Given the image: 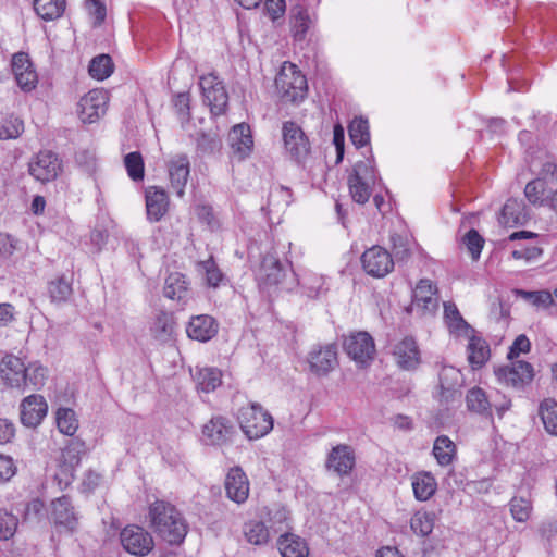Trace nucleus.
Returning <instances> with one entry per match:
<instances>
[{"label":"nucleus","mask_w":557,"mask_h":557,"mask_svg":"<svg viewBox=\"0 0 557 557\" xmlns=\"http://www.w3.org/2000/svg\"><path fill=\"white\" fill-rule=\"evenodd\" d=\"M0 377L5 385L22 393L39 391L46 384L48 370L38 362L25 366L21 358L8 355L0 362Z\"/></svg>","instance_id":"nucleus-1"},{"label":"nucleus","mask_w":557,"mask_h":557,"mask_svg":"<svg viewBox=\"0 0 557 557\" xmlns=\"http://www.w3.org/2000/svg\"><path fill=\"white\" fill-rule=\"evenodd\" d=\"M149 517L156 534L170 545H180L187 534V523L171 504L157 500L150 505Z\"/></svg>","instance_id":"nucleus-2"},{"label":"nucleus","mask_w":557,"mask_h":557,"mask_svg":"<svg viewBox=\"0 0 557 557\" xmlns=\"http://www.w3.org/2000/svg\"><path fill=\"white\" fill-rule=\"evenodd\" d=\"M275 87L284 101L299 103L308 95V82L298 66L289 61L283 62L275 77Z\"/></svg>","instance_id":"nucleus-3"},{"label":"nucleus","mask_w":557,"mask_h":557,"mask_svg":"<svg viewBox=\"0 0 557 557\" xmlns=\"http://www.w3.org/2000/svg\"><path fill=\"white\" fill-rule=\"evenodd\" d=\"M238 423L249 440L261 438L273 429L272 416L258 403H251L239 409Z\"/></svg>","instance_id":"nucleus-4"},{"label":"nucleus","mask_w":557,"mask_h":557,"mask_svg":"<svg viewBox=\"0 0 557 557\" xmlns=\"http://www.w3.org/2000/svg\"><path fill=\"white\" fill-rule=\"evenodd\" d=\"M466 404L469 411L485 418H492V408H495L499 418L509 410L511 400L499 393L487 396L481 387H473L466 395Z\"/></svg>","instance_id":"nucleus-5"},{"label":"nucleus","mask_w":557,"mask_h":557,"mask_svg":"<svg viewBox=\"0 0 557 557\" xmlns=\"http://www.w3.org/2000/svg\"><path fill=\"white\" fill-rule=\"evenodd\" d=\"M376 181L375 169L370 160L359 161L355 164L348 176L349 193L357 203H366Z\"/></svg>","instance_id":"nucleus-6"},{"label":"nucleus","mask_w":557,"mask_h":557,"mask_svg":"<svg viewBox=\"0 0 557 557\" xmlns=\"http://www.w3.org/2000/svg\"><path fill=\"white\" fill-rule=\"evenodd\" d=\"M203 101L209 106L212 115L224 114L228 107V94L222 81L214 74L202 76L199 82Z\"/></svg>","instance_id":"nucleus-7"},{"label":"nucleus","mask_w":557,"mask_h":557,"mask_svg":"<svg viewBox=\"0 0 557 557\" xmlns=\"http://www.w3.org/2000/svg\"><path fill=\"white\" fill-rule=\"evenodd\" d=\"M286 269L283 267L277 256L272 252H268L263 256L258 272V281L262 287H281L288 290L293 289L294 281L289 284H286Z\"/></svg>","instance_id":"nucleus-8"},{"label":"nucleus","mask_w":557,"mask_h":557,"mask_svg":"<svg viewBox=\"0 0 557 557\" xmlns=\"http://www.w3.org/2000/svg\"><path fill=\"white\" fill-rule=\"evenodd\" d=\"M109 94L103 88H95L83 96L78 102V116L86 124L97 122L107 112Z\"/></svg>","instance_id":"nucleus-9"},{"label":"nucleus","mask_w":557,"mask_h":557,"mask_svg":"<svg viewBox=\"0 0 557 557\" xmlns=\"http://www.w3.org/2000/svg\"><path fill=\"white\" fill-rule=\"evenodd\" d=\"M344 350L358 364L367 366L375 355V345L367 332L352 333L344 339Z\"/></svg>","instance_id":"nucleus-10"},{"label":"nucleus","mask_w":557,"mask_h":557,"mask_svg":"<svg viewBox=\"0 0 557 557\" xmlns=\"http://www.w3.org/2000/svg\"><path fill=\"white\" fill-rule=\"evenodd\" d=\"M362 268L373 277H384L394 269L392 255L381 246H372L361 256Z\"/></svg>","instance_id":"nucleus-11"},{"label":"nucleus","mask_w":557,"mask_h":557,"mask_svg":"<svg viewBox=\"0 0 557 557\" xmlns=\"http://www.w3.org/2000/svg\"><path fill=\"white\" fill-rule=\"evenodd\" d=\"M121 544L132 555L146 556L153 546V539L145 529L138 525H127L120 534Z\"/></svg>","instance_id":"nucleus-12"},{"label":"nucleus","mask_w":557,"mask_h":557,"mask_svg":"<svg viewBox=\"0 0 557 557\" xmlns=\"http://www.w3.org/2000/svg\"><path fill=\"white\" fill-rule=\"evenodd\" d=\"M495 374L502 383L520 389L532 382L534 370L531 363L517 360L512 361L510 366L498 368Z\"/></svg>","instance_id":"nucleus-13"},{"label":"nucleus","mask_w":557,"mask_h":557,"mask_svg":"<svg viewBox=\"0 0 557 557\" xmlns=\"http://www.w3.org/2000/svg\"><path fill=\"white\" fill-rule=\"evenodd\" d=\"M436 286L428 278H421L412 292L410 311L420 315L433 314L438 308Z\"/></svg>","instance_id":"nucleus-14"},{"label":"nucleus","mask_w":557,"mask_h":557,"mask_svg":"<svg viewBox=\"0 0 557 557\" xmlns=\"http://www.w3.org/2000/svg\"><path fill=\"white\" fill-rule=\"evenodd\" d=\"M308 362L314 374L327 375L338 366L337 346L335 344L314 346L309 352Z\"/></svg>","instance_id":"nucleus-15"},{"label":"nucleus","mask_w":557,"mask_h":557,"mask_svg":"<svg viewBox=\"0 0 557 557\" xmlns=\"http://www.w3.org/2000/svg\"><path fill=\"white\" fill-rule=\"evenodd\" d=\"M202 435L208 444L225 445L233 441L236 428L230 419L215 416L203 425Z\"/></svg>","instance_id":"nucleus-16"},{"label":"nucleus","mask_w":557,"mask_h":557,"mask_svg":"<svg viewBox=\"0 0 557 557\" xmlns=\"http://www.w3.org/2000/svg\"><path fill=\"white\" fill-rule=\"evenodd\" d=\"M61 170V160L50 150L40 151L36 160L29 164V173L42 183L55 180Z\"/></svg>","instance_id":"nucleus-17"},{"label":"nucleus","mask_w":557,"mask_h":557,"mask_svg":"<svg viewBox=\"0 0 557 557\" xmlns=\"http://www.w3.org/2000/svg\"><path fill=\"white\" fill-rule=\"evenodd\" d=\"M356 465L355 450L351 446L346 444H338L334 446L327 454L325 468L338 476H346L350 474Z\"/></svg>","instance_id":"nucleus-18"},{"label":"nucleus","mask_w":557,"mask_h":557,"mask_svg":"<svg viewBox=\"0 0 557 557\" xmlns=\"http://www.w3.org/2000/svg\"><path fill=\"white\" fill-rule=\"evenodd\" d=\"M224 487L226 496L236 504H244L249 496V480L244 470L238 466L227 471Z\"/></svg>","instance_id":"nucleus-19"},{"label":"nucleus","mask_w":557,"mask_h":557,"mask_svg":"<svg viewBox=\"0 0 557 557\" xmlns=\"http://www.w3.org/2000/svg\"><path fill=\"white\" fill-rule=\"evenodd\" d=\"M543 177L529 182L524 188V195L528 201L534 206H545L549 203L550 197L546 194V180L550 175L557 176V164L547 162L543 165Z\"/></svg>","instance_id":"nucleus-20"},{"label":"nucleus","mask_w":557,"mask_h":557,"mask_svg":"<svg viewBox=\"0 0 557 557\" xmlns=\"http://www.w3.org/2000/svg\"><path fill=\"white\" fill-rule=\"evenodd\" d=\"M21 421L27 428H36L46 417L48 405L41 395L33 394L21 403Z\"/></svg>","instance_id":"nucleus-21"},{"label":"nucleus","mask_w":557,"mask_h":557,"mask_svg":"<svg viewBox=\"0 0 557 557\" xmlns=\"http://www.w3.org/2000/svg\"><path fill=\"white\" fill-rule=\"evenodd\" d=\"M51 517L57 525L73 532L78 524V516L69 496L63 495L51 503Z\"/></svg>","instance_id":"nucleus-22"},{"label":"nucleus","mask_w":557,"mask_h":557,"mask_svg":"<svg viewBox=\"0 0 557 557\" xmlns=\"http://www.w3.org/2000/svg\"><path fill=\"white\" fill-rule=\"evenodd\" d=\"M392 354L397 366L404 370L416 369L420 363V351L412 337H405L396 343Z\"/></svg>","instance_id":"nucleus-23"},{"label":"nucleus","mask_w":557,"mask_h":557,"mask_svg":"<svg viewBox=\"0 0 557 557\" xmlns=\"http://www.w3.org/2000/svg\"><path fill=\"white\" fill-rule=\"evenodd\" d=\"M219 324L214 318L208 314L197 315L190 319L187 334L199 342H208L218 333Z\"/></svg>","instance_id":"nucleus-24"},{"label":"nucleus","mask_w":557,"mask_h":557,"mask_svg":"<svg viewBox=\"0 0 557 557\" xmlns=\"http://www.w3.org/2000/svg\"><path fill=\"white\" fill-rule=\"evenodd\" d=\"M169 199L166 193L156 186L146 191V210L150 221L158 222L166 213Z\"/></svg>","instance_id":"nucleus-25"},{"label":"nucleus","mask_w":557,"mask_h":557,"mask_svg":"<svg viewBox=\"0 0 557 557\" xmlns=\"http://www.w3.org/2000/svg\"><path fill=\"white\" fill-rule=\"evenodd\" d=\"M168 168L171 185L175 189L177 196L182 197L189 176L188 158L184 154L176 156L170 160Z\"/></svg>","instance_id":"nucleus-26"},{"label":"nucleus","mask_w":557,"mask_h":557,"mask_svg":"<svg viewBox=\"0 0 557 557\" xmlns=\"http://www.w3.org/2000/svg\"><path fill=\"white\" fill-rule=\"evenodd\" d=\"M276 546L282 557H308L309 555L306 541L290 532L281 534L277 539Z\"/></svg>","instance_id":"nucleus-27"},{"label":"nucleus","mask_w":557,"mask_h":557,"mask_svg":"<svg viewBox=\"0 0 557 557\" xmlns=\"http://www.w3.org/2000/svg\"><path fill=\"white\" fill-rule=\"evenodd\" d=\"M289 25L294 41H304L311 25V18L305 5L296 4L292 7Z\"/></svg>","instance_id":"nucleus-28"},{"label":"nucleus","mask_w":557,"mask_h":557,"mask_svg":"<svg viewBox=\"0 0 557 557\" xmlns=\"http://www.w3.org/2000/svg\"><path fill=\"white\" fill-rule=\"evenodd\" d=\"M467 337L469 339L467 346L468 361L473 369H479L484 366L490 358V346L485 339L476 335L475 330Z\"/></svg>","instance_id":"nucleus-29"},{"label":"nucleus","mask_w":557,"mask_h":557,"mask_svg":"<svg viewBox=\"0 0 557 557\" xmlns=\"http://www.w3.org/2000/svg\"><path fill=\"white\" fill-rule=\"evenodd\" d=\"M528 221V212L522 201L508 199L503 207L499 222L506 226L522 225Z\"/></svg>","instance_id":"nucleus-30"},{"label":"nucleus","mask_w":557,"mask_h":557,"mask_svg":"<svg viewBox=\"0 0 557 557\" xmlns=\"http://www.w3.org/2000/svg\"><path fill=\"white\" fill-rule=\"evenodd\" d=\"M444 319L449 331L456 335L468 336L473 333L474 329L461 317L454 302H444Z\"/></svg>","instance_id":"nucleus-31"},{"label":"nucleus","mask_w":557,"mask_h":557,"mask_svg":"<svg viewBox=\"0 0 557 557\" xmlns=\"http://www.w3.org/2000/svg\"><path fill=\"white\" fill-rule=\"evenodd\" d=\"M47 293L50 301L54 305L67 302L73 295L72 281L65 275L57 276L47 284Z\"/></svg>","instance_id":"nucleus-32"},{"label":"nucleus","mask_w":557,"mask_h":557,"mask_svg":"<svg viewBox=\"0 0 557 557\" xmlns=\"http://www.w3.org/2000/svg\"><path fill=\"white\" fill-rule=\"evenodd\" d=\"M432 453L440 466L447 467L456 458L457 447L447 435H440L434 441Z\"/></svg>","instance_id":"nucleus-33"},{"label":"nucleus","mask_w":557,"mask_h":557,"mask_svg":"<svg viewBox=\"0 0 557 557\" xmlns=\"http://www.w3.org/2000/svg\"><path fill=\"white\" fill-rule=\"evenodd\" d=\"M412 488L416 498L425 502L436 492L437 483L430 472H420L412 478Z\"/></svg>","instance_id":"nucleus-34"},{"label":"nucleus","mask_w":557,"mask_h":557,"mask_svg":"<svg viewBox=\"0 0 557 557\" xmlns=\"http://www.w3.org/2000/svg\"><path fill=\"white\" fill-rule=\"evenodd\" d=\"M33 7L40 18L53 21L63 15L66 0H34Z\"/></svg>","instance_id":"nucleus-35"},{"label":"nucleus","mask_w":557,"mask_h":557,"mask_svg":"<svg viewBox=\"0 0 557 557\" xmlns=\"http://www.w3.org/2000/svg\"><path fill=\"white\" fill-rule=\"evenodd\" d=\"M195 381L199 389L210 393L222 384V372L212 367L200 368L195 373Z\"/></svg>","instance_id":"nucleus-36"},{"label":"nucleus","mask_w":557,"mask_h":557,"mask_svg":"<svg viewBox=\"0 0 557 557\" xmlns=\"http://www.w3.org/2000/svg\"><path fill=\"white\" fill-rule=\"evenodd\" d=\"M188 292L187 282L182 273H170L165 278L163 293L164 296L172 300H182Z\"/></svg>","instance_id":"nucleus-37"},{"label":"nucleus","mask_w":557,"mask_h":557,"mask_svg":"<svg viewBox=\"0 0 557 557\" xmlns=\"http://www.w3.org/2000/svg\"><path fill=\"white\" fill-rule=\"evenodd\" d=\"M114 72L112 58L107 53L94 57L88 65V73L92 78L104 81Z\"/></svg>","instance_id":"nucleus-38"},{"label":"nucleus","mask_w":557,"mask_h":557,"mask_svg":"<svg viewBox=\"0 0 557 557\" xmlns=\"http://www.w3.org/2000/svg\"><path fill=\"white\" fill-rule=\"evenodd\" d=\"M539 414L545 430L557 435V401L553 398L544 399L539 407Z\"/></svg>","instance_id":"nucleus-39"},{"label":"nucleus","mask_w":557,"mask_h":557,"mask_svg":"<svg viewBox=\"0 0 557 557\" xmlns=\"http://www.w3.org/2000/svg\"><path fill=\"white\" fill-rule=\"evenodd\" d=\"M174 331V319L171 313L160 312L156 315L152 325L151 333L158 341H166L171 337Z\"/></svg>","instance_id":"nucleus-40"},{"label":"nucleus","mask_w":557,"mask_h":557,"mask_svg":"<svg viewBox=\"0 0 557 557\" xmlns=\"http://www.w3.org/2000/svg\"><path fill=\"white\" fill-rule=\"evenodd\" d=\"M269 529L274 533H285L290 529L289 511L283 506H275L269 511Z\"/></svg>","instance_id":"nucleus-41"},{"label":"nucleus","mask_w":557,"mask_h":557,"mask_svg":"<svg viewBox=\"0 0 557 557\" xmlns=\"http://www.w3.org/2000/svg\"><path fill=\"white\" fill-rule=\"evenodd\" d=\"M244 534L247 541L255 545L268 543L270 530L261 521H249L244 527Z\"/></svg>","instance_id":"nucleus-42"},{"label":"nucleus","mask_w":557,"mask_h":557,"mask_svg":"<svg viewBox=\"0 0 557 557\" xmlns=\"http://www.w3.org/2000/svg\"><path fill=\"white\" fill-rule=\"evenodd\" d=\"M285 149L290 159L305 165L311 157L310 141H284Z\"/></svg>","instance_id":"nucleus-43"},{"label":"nucleus","mask_w":557,"mask_h":557,"mask_svg":"<svg viewBox=\"0 0 557 557\" xmlns=\"http://www.w3.org/2000/svg\"><path fill=\"white\" fill-rule=\"evenodd\" d=\"M23 132V120L18 116L10 115L0 125V139H17Z\"/></svg>","instance_id":"nucleus-44"},{"label":"nucleus","mask_w":557,"mask_h":557,"mask_svg":"<svg viewBox=\"0 0 557 557\" xmlns=\"http://www.w3.org/2000/svg\"><path fill=\"white\" fill-rule=\"evenodd\" d=\"M172 107L182 124L190 119V94L182 91L173 94L171 99Z\"/></svg>","instance_id":"nucleus-45"},{"label":"nucleus","mask_w":557,"mask_h":557,"mask_svg":"<svg viewBox=\"0 0 557 557\" xmlns=\"http://www.w3.org/2000/svg\"><path fill=\"white\" fill-rule=\"evenodd\" d=\"M410 527L416 534L426 536L433 531L434 515L425 511H418L412 516Z\"/></svg>","instance_id":"nucleus-46"},{"label":"nucleus","mask_w":557,"mask_h":557,"mask_svg":"<svg viewBox=\"0 0 557 557\" xmlns=\"http://www.w3.org/2000/svg\"><path fill=\"white\" fill-rule=\"evenodd\" d=\"M57 425L61 433L73 435L78 428L75 412L70 408H60L57 411Z\"/></svg>","instance_id":"nucleus-47"},{"label":"nucleus","mask_w":557,"mask_h":557,"mask_svg":"<svg viewBox=\"0 0 557 557\" xmlns=\"http://www.w3.org/2000/svg\"><path fill=\"white\" fill-rule=\"evenodd\" d=\"M510 512L517 522H525L532 512V502L524 497H513L510 503Z\"/></svg>","instance_id":"nucleus-48"},{"label":"nucleus","mask_w":557,"mask_h":557,"mask_svg":"<svg viewBox=\"0 0 557 557\" xmlns=\"http://www.w3.org/2000/svg\"><path fill=\"white\" fill-rule=\"evenodd\" d=\"M84 7L88 15L92 18V27H100L107 17V7L104 0H85Z\"/></svg>","instance_id":"nucleus-49"},{"label":"nucleus","mask_w":557,"mask_h":557,"mask_svg":"<svg viewBox=\"0 0 557 557\" xmlns=\"http://www.w3.org/2000/svg\"><path fill=\"white\" fill-rule=\"evenodd\" d=\"M124 164L128 176L133 181H141L144 178V161L139 152H129L124 158Z\"/></svg>","instance_id":"nucleus-50"},{"label":"nucleus","mask_w":557,"mask_h":557,"mask_svg":"<svg viewBox=\"0 0 557 557\" xmlns=\"http://www.w3.org/2000/svg\"><path fill=\"white\" fill-rule=\"evenodd\" d=\"M516 293L536 307L548 308L555 302L553 295L548 290L528 292L518 289Z\"/></svg>","instance_id":"nucleus-51"},{"label":"nucleus","mask_w":557,"mask_h":557,"mask_svg":"<svg viewBox=\"0 0 557 557\" xmlns=\"http://www.w3.org/2000/svg\"><path fill=\"white\" fill-rule=\"evenodd\" d=\"M349 139H370V128L367 117L355 116L347 126Z\"/></svg>","instance_id":"nucleus-52"},{"label":"nucleus","mask_w":557,"mask_h":557,"mask_svg":"<svg viewBox=\"0 0 557 557\" xmlns=\"http://www.w3.org/2000/svg\"><path fill=\"white\" fill-rule=\"evenodd\" d=\"M507 81L509 85V91H524L528 90L530 86V79L523 76L520 65H515L508 72Z\"/></svg>","instance_id":"nucleus-53"},{"label":"nucleus","mask_w":557,"mask_h":557,"mask_svg":"<svg viewBox=\"0 0 557 557\" xmlns=\"http://www.w3.org/2000/svg\"><path fill=\"white\" fill-rule=\"evenodd\" d=\"M462 240L468 251L471 253L472 259L478 260L484 245L483 237L478 231L472 228L466 233Z\"/></svg>","instance_id":"nucleus-54"},{"label":"nucleus","mask_w":557,"mask_h":557,"mask_svg":"<svg viewBox=\"0 0 557 557\" xmlns=\"http://www.w3.org/2000/svg\"><path fill=\"white\" fill-rule=\"evenodd\" d=\"M206 274V282L211 287H218L220 282L223 280V274L218 268L215 261L210 258L199 263Z\"/></svg>","instance_id":"nucleus-55"},{"label":"nucleus","mask_w":557,"mask_h":557,"mask_svg":"<svg viewBox=\"0 0 557 557\" xmlns=\"http://www.w3.org/2000/svg\"><path fill=\"white\" fill-rule=\"evenodd\" d=\"M16 240L9 234L0 233V263L7 267L10 258L16 250Z\"/></svg>","instance_id":"nucleus-56"},{"label":"nucleus","mask_w":557,"mask_h":557,"mask_svg":"<svg viewBox=\"0 0 557 557\" xmlns=\"http://www.w3.org/2000/svg\"><path fill=\"white\" fill-rule=\"evenodd\" d=\"M16 83L23 91H32L36 88L38 83V76L35 67L16 73Z\"/></svg>","instance_id":"nucleus-57"},{"label":"nucleus","mask_w":557,"mask_h":557,"mask_svg":"<svg viewBox=\"0 0 557 557\" xmlns=\"http://www.w3.org/2000/svg\"><path fill=\"white\" fill-rule=\"evenodd\" d=\"M253 141H232L230 144V158L232 161H243L252 151Z\"/></svg>","instance_id":"nucleus-58"},{"label":"nucleus","mask_w":557,"mask_h":557,"mask_svg":"<svg viewBox=\"0 0 557 557\" xmlns=\"http://www.w3.org/2000/svg\"><path fill=\"white\" fill-rule=\"evenodd\" d=\"M17 519L7 511L0 510V539L8 540L15 533Z\"/></svg>","instance_id":"nucleus-59"},{"label":"nucleus","mask_w":557,"mask_h":557,"mask_svg":"<svg viewBox=\"0 0 557 557\" xmlns=\"http://www.w3.org/2000/svg\"><path fill=\"white\" fill-rule=\"evenodd\" d=\"M393 245V253L398 261L406 260L410 256V248L407 238L399 234H393L391 236Z\"/></svg>","instance_id":"nucleus-60"},{"label":"nucleus","mask_w":557,"mask_h":557,"mask_svg":"<svg viewBox=\"0 0 557 557\" xmlns=\"http://www.w3.org/2000/svg\"><path fill=\"white\" fill-rule=\"evenodd\" d=\"M486 135L490 137L507 136V121L503 117H490L486 120Z\"/></svg>","instance_id":"nucleus-61"},{"label":"nucleus","mask_w":557,"mask_h":557,"mask_svg":"<svg viewBox=\"0 0 557 557\" xmlns=\"http://www.w3.org/2000/svg\"><path fill=\"white\" fill-rule=\"evenodd\" d=\"M282 139H308L302 128L295 121H285L281 126Z\"/></svg>","instance_id":"nucleus-62"},{"label":"nucleus","mask_w":557,"mask_h":557,"mask_svg":"<svg viewBox=\"0 0 557 557\" xmlns=\"http://www.w3.org/2000/svg\"><path fill=\"white\" fill-rule=\"evenodd\" d=\"M264 9L272 22L275 23L278 18L284 16L286 2L285 0H265Z\"/></svg>","instance_id":"nucleus-63"},{"label":"nucleus","mask_w":557,"mask_h":557,"mask_svg":"<svg viewBox=\"0 0 557 557\" xmlns=\"http://www.w3.org/2000/svg\"><path fill=\"white\" fill-rule=\"evenodd\" d=\"M16 473V466L13 459L5 455H0V483L10 481Z\"/></svg>","instance_id":"nucleus-64"}]
</instances>
